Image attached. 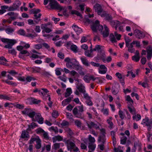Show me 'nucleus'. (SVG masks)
Listing matches in <instances>:
<instances>
[{"mask_svg":"<svg viewBox=\"0 0 152 152\" xmlns=\"http://www.w3.org/2000/svg\"><path fill=\"white\" fill-rule=\"evenodd\" d=\"M67 149L71 152L73 151L75 152H79V148L76 146L75 143L69 140H67L65 142Z\"/></svg>","mask_w":152,"mask_h":152,"instance_id":"1","label":"nucleus"},{"mask_svg":"<svg viewBox=\"0 0 152 152\" xmlns=\"http://www.w3.org/2000/svg\"><path fill=\"white\" fill-rule=\"evenodd\" d=\"M48 5L51 9H56L61 11L63 9V7L55 0H50Z\"/></svg>","mask_w":152,"mask_h":152,"instance_id":"2","label":"nucleus"},{"mask_svg":"<svg viewBox=\"0 0 152 152\" xmlns=\"http://www.w3.org/2000/svg\"><path fill=\"white\" fill-rule=\"evenodd\" d=\"M91 28L92 30L94 32H96L97 30L101 31L103 29V26L102 25L99 24V22L98 20H96L95 23L91 26Z\"/></svg>","mask_w":152,"mask_h":152,"instance_id":"3","label":"nucleus"},{"mask_svg":"<svg viewBox=\"0 0 152 152\" xmlns=\"http://www.w3.org/2000/svg\"><path fill=\"white\" fill-rule=\"evenodd\" d=\"M142 124L147 127L148 130L149 131L151 130L152 127V120H151L149 119L148 118H145L142 120Z\"/></svg>","mask_w":152,"mask_h":152,"instance_id":"4","label":"nucleus"},{"mask_svg":"<svg viewBox=\"0 0 152 152\" xmlns=\"http://www.w3.org/2000/svg\"><path fill=\"white\" fill-rule=\"evenodd\" d=\"M76 60L75 59H70L69 57H67L64 59V61L66 62V65L68 68H69L72 67L74 65Z\"/></svg>","mask_w":152,"mask_h":152,"instance_id":"5","label":"nucleus"},{"mask_svg":"<svg viewBox=\"0 0 152 152\" xmlns=\"http://www.w3.org/2000/svg\"><path fill=\"white\" fill-rule=\"evenodd\" d=\"M48 24H43L41 25V27L43 30L42 32L45 31L47 33H49L52 31V29L47 27Z\"/></svg>","mask_w":152,"mask_h":152,"instance_id":"6","label":"nucleus"},{"mask_svg":"<svg viewBox=\"0 0 152 152\" xmlns=\"http://www.w3.org/2000/svg\"><path fill=\"white\" fill-rule=\"evenodd\" d=\"M29 137L30 136L28 132L26 130H23L20 136V138L25 139L26 140H28Z\"/></svg>","mask_w":152,"mask_h":152,"instance_id":"7","label":"nucleus"},{"mask_svg":"<svg viewBox=\"0 0 152 152\" xmlns=\"http://www.w3.org/2000/svg\"><path fill=\"white\" fill-rule=\"evenodd\" d=\"M115 76L119 79V81L121 83L122 85H124L125 84L124 77L125 76H122L121 74L119 72H117L116 73Z\"/></svg>","mask_w":152,"mask_h":152,"instance_id":"8","label":"nucleus"},{"mask_svg":"<svg viewBox=\"0 0 152 152\" xmlns=\"http://www.w3.org/2000/svg\"><path fill=\"white\" fill-rule=\"evenodd\" d=\"M110 24L113 27H115V29H117L120 24V22L118 20H111L110 21Z\"/></svg>","mask_w":152,"mask_h":152,"instance_id":"9","label":"nucleus"},{"mask_svg":"<svg viewBox=\"0 0 152 152\" xmlns=\"http://www.w3.org/2000/svg\"><path fill=\"white\" fill-rule=\"evenodd\" d=\"M95 11L97 12L99 15H101L102 13V10L100 5L96 4L94 6Z\"/></svg>","mask_w":152,"mask_h":152,"instance_id":"10","label":"nucleus"},{"mask_svg":"<svg viewBox=\"0 0 152 152\" xmlns=\"http://www.w3.org/2000/svg\"><path fill=\"white\" fill-rule=\"evenodd\" d=\"M97 55L98 58L101 59L105 63L106 60L105 58L106 55L105 54L104 50L101 52L99 53Z\"/></svg>","mask_w":152,"mask_h":152,"instance_id":"11","label":"nucleus"},{"mask_svg":"<svg viewBox=\"0 0 152 152\" xmlns=\"http://www.w3.org/2000/svg\"><path fill=\"white\" fill-rule=\"evenodd\" d=\"M134 34L136 37L139 39L142 38L143 37L142 32L139 30H135L134 32Z\"/></svg>","mask_w":152,"mask_h":152,"instance_id":"12","label":"nucleus"},{"mask_svg":"<svg viewBox=\"0 0 152 152\" xmlns=\"http://www.w3.org/2000/svg\"><path fill=\"white\" fill-rule=\"evenodd\" d=\"M75 62L74 64L73 65L74 68L77 71H81L83 68L80 65L79 62L77 60L75 61Z\"/></svg>","mask_w":152,"mask_h":152,"instance_id":"13","label":"nucleus"},{"mask_svg":"<svg viewBox=\"0 0 152 152\" xmlns=\"http://www.w3.org/2000/svg\"><path fill=\"white\" fill-rule=\"evenodd\" d=\"M8 61L3 56H0V64L6 66H9V65L7 63Z\"/></svg>","mask_w":152,"mask_h":152,"instance_id":"14","label":"nucleus"},{"mask_svg":"<svg viewBox=\"0 0 152 152\" xmlns=\"http://www.w3.org/2000/svg\"><path fill=\"white\" fill-rule=\"evenodd\" d=\"M7 15L10 16V18L11 20H14L18 18V14L13 12H10L8 13Z\"/></svg>","mask_w":152,"mask_h":152,"instance_id":"15","label":"nucleus"},{"mask_svg":"<svg viewBox=\"0 0 152 152\" xmlns=\"http://www.w3.org/2000/svg\"><path fill=\"white\" fill-rule=\"evenodd\" d=\"M104 47L103 46L96 45L95 48L93 49L94 51H97L99 53L104 50Z\"/></svg>","mask_w":152,"mask_h":152,"instance_id":"16","label":"nucleus"},{"mask_svg":"<svg viewBox=\"0 0 152 152\" xmlns=\"http://www.w3.org/2000/svg\"><path fill=\"white\" fill-rule=\"evenodd\" d=\"M41 14L40 13H39V14H34V17L33 19L34 22L36 24H38L41 21Z\"/></svg>","mask_w":152,"mask_h":152,"instance_id":"17","label":"nucleus"},{"mask_svg":"<svg viewBox=\"0 0 152 152\" xmlns=\"http://www.w3.org/2000/svg\"><path fill=\"white\" fill-rule=\"evenodd\" d=\"M94 51L92 48L90 49V50H86L85 52V55L86 56L89 58H92L94 56L92 53Z\"/></svg>","mask_w":152,"mask_h":152,"instance_id":"18","label":"nucleus"},{"mask_svg":"<svg viewBox=\"0 0 152 152\" xmlns=\"http://www.w3.org/2000/svg\"><path fill=\"white\" fill-rule=\"evenodd\" d=\"M80 60L83 64L86 66H89L90 64L87 58L84 57L80 58Z\"/></svg>","mask_w":152,"mask_h":152,"instance_id":"19","label":"nucleus"},{"mask_svg":"<svg viewBox=\"0 0 152 152\" xmlns=\"http://www.w3.org/2000/svg\"><path fill=\"white\" fill-rule=\"evenodd\" d=\"M72 28L77 35H79L82 32V31L81 28L76 25H73L72 26Z\"/></svg>","mask_w":152,"mask_h":152,"instance_id":"20","label":"nucleus"},{"mask_svg":"<svg viewBox=\"0 0 152 152\" xmlns=\"http://www.w3.org/2000/svg\"><path fill=\"white\" fill-rule=\"evenodd\" d=\"M147 58L148 60H150L152 56V47L149 46L147 49Z\"/></svg>","mask_w":152,"mask_h":152,"instance_id":"21","label":"nucleus"},{"mask_svg":"<svg viewBox=\"0 0 152 152\" xmlns=\"http://www.w3.org/2000/svg\"><path fill=\"white\" fill-rule=\"evenodd\" d=\"M104 30L102 33L103 36L104 37H108L109 35V30L106 26H104Z\"/></svg>","mask_w":152,"mask_h":152,"instance_id":"22","label":"nucleus"},{"mask_svg":"<svg viewBox=\"0 0 152 152\" xmlns=\"http://www.w3.org/2000/svg\"><path fill=\"white\" fill-rule=\"evenodd\" d=\"M61 146H64V144L63 143H54L52 146V149L55 150H56L58 149Z\"/></svg>","mask_w":152,"mask_h":152,"instance_id":"23","label":"nucleus"},{"mask_svg":"<svg viewBox=\"0 0 152 152\" xmlns=\"http://www.w3.org/2000/svg\"><path fill=\"white\" fill-rule=\"evenodd\" d=\"M93 76L91 75H86L83 77V80L85 82L89 83L91 80H93Z\"/></svg>","mask_w":152,"mask_h":152,"instance_id":"24","label":"nucleus"},{"mask_svg":"<svg viewBox=\"0 0 152 152\" xmlns=\"http://www.w3.org/2000/svg\"><path fill=\"white\" fill-rule=\"evenodd\" d=\"M113 120V118L111 116H110L109 117V118L107 119V122L109 124L108 127L109 128H112L113 126V124L112 122Z\"/></svg>","mask_w":152,"mask_h":152,"instance_id":"25","label":"nucleus"},{"mask_svg":"<svg viewBox=\"0 0 152 152\" xmlns=\"http://www.w3.org/2000/svg\"><path fill=\"white\" fill-rule=\"evenodd\" d=\"M63 137L61 136L60 135H57L55 136L52 139L53 141V143H54L58 141H61L63 140Z\"/></svg>","mask_w":152,"mask_h":152,"instance_id":"26","label":"nucleus"},{"mask_svg":"<svg viewBox=\"0 0 152 152\" xmlns=\"http://www.w3.org/2000/svg\"><path fill=\"white\" fill-rule=\"evenodd\" d=\"M106 136H99L98 138V141L102 144H104L106 141Z\"/></svg>","mask_w":152,"mask_h":152,"instance_id":"27","label":"nucleus"},{"mask_svg":"<svg viewBox=\"0 0 152 152\" xmlns=\"http://www.w3.org/2000/svg\"><path fill=\"white\" fill-rule=\"evenodd\" d=\"M39 137L38 136H36L35 137L32 136L30 140L29 141V143L31 144H33L34 142L37 141L39 139Z\"/></svg>","mask_w":152,"mask_h":152,"instance_id":"28","label":"nucleus"},{"mask_svg":"<svg viewBox=\"0 0 152 152\" xmlns=\"http://www.w3.org/2000/svg\"><path fill=\"white\" fill-rule=\"evenodd\" d=\"M102 17H105V19L110 22L112 19V17L110 15L103 13L101 15Z\"/></svg>","mask_w":152,"mask_h":152,"instance_id":"29","label":"nucleus"},{"mask_svg":"<svg viewBox=\"0 0 152 152\" xmlns=\"http://www.w3.org/2000/svg\"><path fill=\"white\" fill-rule=\"evenodd\" d=\"M72 93L71 88H68L66 89V92L65 93L64 96L66 98L69 96Z\"/></svg>","mask_w":152,"mask_h":152,"instance_id":"30","label":"nucleus"},{"mask_svg":"<svg viewBox=\"0 0 152 152\" xmlns=\"http://www.w3.org/2000/svg\"><path fill=\"white\" fill-rule=\"evenodd\" d=\"M77 89L82 94L86 91L85 90V87L82 84H80L78 87Z\"/></svg>","mask_w":152,"mask_h":152,"instance_id":"31","label":"nucleus"},{"mask_svg":"<svg viewBox=\"0 0 152 152\" xmlns=\"http://www.w3.org/2000/svg\"><path fill=\"white\" fill-rule=\"evenodd\" d=\"M29 100L31 103L34 104H36L39 103L41 102L40 100H38L32 98H30Z\"/></svg>","mask_w":152,"mask_h":152,"instance_id":"32","label":"nucleus"},{"mask_svg":"<svg viewBox=\"0 0 152 152\" xmlns=\"http://www.w3.org/2000/svg\"><path fill=\"white\" fill-rule=\"evenodd\" d=\"M1 10H0V15L3 14L6 12V9L8 8V7L7 6H1Z\"/></svg>","mask_w":152,"mask_h":152,"instance_id":"33","label":"nucleus"},{"mask_svg":"<svg viewBox=\"0 0 152 152\" xmlns=\"http://www.w3.org/2000/svg\"><path fill=\"white\" fill-rule=\"evenodd\" d=\"M115 132L114 131H112L111 132V135L112 136V141L113 144H115L116 143L115 136Z\"/></svg>","mask_w":152,"mask_h":152,"instance_id":"34","label":"nucleus"},{"mask_svg":"<svg viewBox=\"0 0 152 152\" xmlns=\"http://www.w3.org/2000/svg\"><path fill=\"white\" fill-rule=\"evenodd\" d=\"M130 105L128 106V108L130 112L132 114L136 113V110L133 107Z\"/></svg>","mask_w":152,"mask_h":152,"instance_id":"35","label":"nucleus"},{"mask_svg":"<svg viewBox=\"0 0 152 152\" xmlns=\"http://www.w3.org/2000/svg\"><path fill=\"white\" fill-rule=\"evenodd\" d=\"M96 145L94 143H89L88 146L89 150L94 151L96 148Z\"/></svg>","mask_w":152,"mask_h":152,"instance_id":"36","label":"nucleus"},{"mask_svg":"<svg viewBox=\"0 0 152 152\" xmlns=\"http://www.w3.org/2000/svg\"><path fill=\"white\" fill-rule=\"evenodd\" d=\"M26 80L27 82H30L31 81L36 80L37 79L34 77L28 76L26 77Z\"/></svg>","mask_w":152,"mask_h":152,"instance_id":"37","label":"nucleus"},{"mask_svg":"<svg viewBox=\"0 0 152 152\" xmlns=\"http://www.w3.org/2000/svg\"><path fill=\"white\" fill-rule=\"evenodd\" d=\"M71 98L69 97L64 100L62 102V104H67L71 101Z\"/></svg>","mask_w":152,"mask_h":152,"instance_id":"38","label":"nucleus"},{"mask_svg":"<svg viewBox=\"0 0 152 152\" xmlns=\"http://www.w3.org/2000/svg\"><path fill=\"white\" fill-rule=\"evenodd\" d=\"M41 140L40 139H39L37 141H36V145L35 147L36 149H39L41 148Z\"/></svg>","mask_w":152,"mask_h":152,"instance_id":"39","label":"nucleus"},{"mask_svg":"<svg viewBox=\"0 0 152 152\" xmlns=\"http://www.w3.org/2000/svg\"><path fill=\"white\" fill-rule=\"evenodd\" d=\"M5 30L6 33L10 34L13 33L14 31V29L11 28H6Z\"/></svg>","mask_w":152,"mask_h":152,"instance_id":"40","label":"nucleus"},{"mask_svg":"<svg viewBox=\"0 0 152 152\" xmlns=\"http://www.w3.org/2000/svg\"><path fill=\"white\" fill-rule=\"evenodd\" d=\"M32 72L33 73H39L40 72L41 69L39 67H36L31 69Z\"/></svg>","mask_w":152,"mask_h":152,"instance_id":"41","label":"nucleus"},{"mask_svg":"<svg viewBox=\"0 0 152 152\" xmlns=\"http://www.w3.org/2000/svg\"><path fill=\"white\" fill-rule=\"evenodd\" d=\"M70 13L72 15H76L77 16L81 17V15L78 12L75 10H71L70 11Z\"/></svg>","mask_w":152,"mask_h":152,"instance_id":"42","label":"nucleus"},{"mask_svg":"<svg viewBox=\"0 0 152 152\" xmlns=\"http://www.w3.org/2000/svg\"><path fill=\"white\" fill-rule=\"evenodd\" d=\"M132 118L134 120H135L136 121H139L141 119V115L139 114L134 115Z\"/></svg>","mask_w":152,"mask_h":152,"instance_id":"43","label":"nucleus"},{"mask_svg":"<svg viewBox=\"0 0 152 152\" xmlns=\"http://www.w3.org/2000/svg\"><path fill=\"white\" fill-rule=\"evenodd\" d=\"M88 140L90 142L89 143H94L95 141V140L94 137H92L91 135L89 134L88 136Z\"/></svg>","mask_w":152,"mask_h":152,"instance_id":"44","label":"nucleus"},{"mask_svg":"<svg viewBox=\"0 0 152 152\" xmlns=\"http://www.w3.org/2000/svg\"><path fill=\"white\" fill-rule=\"evenodd\" d=\"M3 81L7 83L8 84L10 85H12L14 86H17V84L15 83L12 81H9L7 80H3Z\"/></svg>","mask_w":152,"mask_h":152,"instance_id":"45","label":"nucleus"},{"mask_svg":"<svg viewBox=\"0 0 152 152\" xmlns=\"http://www.w3.org/2000/svg\"><path fill=\"white\" fill-rule=\"evenodd\" d=\"M66 115L67 118L70 121H72L73 120V115L71 113H66Z\"/></svg>","mask_w":152,"mask_h":152,"instance_id":"46","label":"nucleus"},{"mask_svg":"<svg viewBox=\"0 0 152 152\" xmlns=\"http://www.w3.org/2000/svg\"><path fill=\"white\" fill-rule=\"evenodd\" d=\"M70 49L72 50L75 53H76L77 52V47L75 45H73L71 46Z\"/></svg>","mask_w":152,"mask_h":152,"instance_id":"47","label":"nucleus"},{"mask_svg":"<svg viewBox=\"0 0 152 152\" xmlns=\"http://www.w3.org/2000/svg\"><path fill=\"white\" fill-rule=\"evenodd\" d=\"M86 124L88 127L90 129H91L93 128L95 123L92 121H87Z\"/></svg>","mask_w":152,"mask_h":152,"instance_id":"48","label":"nucleus"},{"mask_svg":"<svg viewBox=\"0 0 152 152\" xmlns=\"http://www.w3.org/2000/svg\"><path fill=\"white\" fill-rule=\"evenodd\" d=\"M69 124V122L65 120H64L63 121L61 124V125L63 127L68 126Z\"/></svg>","mask_w":152,"mask_h":152,"instance_id":"49","label":"nucleus"},{"mask_svg":"<svg viewBox=\"0 0 152 152\" xmlns=\"http://www.w3.org/2000/svg\"><path fill=\"white\" fill-rule=\"evenodd\" d=\"M118 115L120 118L121 120H123L124 118L125 115L123 112L122 110H120L118 112Z\"/></svg>","mask_w":152,"mask_h":152,"instance_id":"50","label":"nucleus"},{"mask_svg":"<svg viewBox=\"0 0 152 152\" xmlns=\"http://www.w3.org/2000/svg\"><path fill=\"white\" fill-rule=\"evenodd\" d=\"M100 134L99 136H106V130L104 128H102L100 129Z\"/></svg>","mask_w":152,"mask_h":152,"instance_id":"51","label":"nucleus"},{"mask_svg":"<svg viewBox=\"0 0 152 152\" xmlns=\"http://www.w3.org/2000/svg\"><path fill=\"white\" fill-rule=\"evenodd\" d=\"M52 115L53 117L55 118H57L58 116L59 115L58 112L56 110L53 111L52 113Z\"/></svg>","mask_w":152,"mask_h":152,"instance_id":"52","label":"nucleus"},{"mask_svg":"<svg viewBox=\"0 0 152 152\" xmlns=\"http://www.w3.org/2000/svg\"><path fill=\"white\" fill-rule=\"evenodd\" d=\"M25 31L23 29H20L18 31V34L23 36H25Z\"/></svg>","mask_w":152,"mask_h":152,"instance_id":"53","label":"nucleus"},{"mask_svg":"<svg viewBox=\"0 0 152 152\" xmlns=\"http://www.w3.org/2000/svg\"><path fill=\"white\" fill-rule=\"evenodd\" d=\"M31 110L30 109L25 108L22 111V113L23 114L28 115Z\"/></svg>","mask_w":152,"mask_h":152,"instance_id":"54","label":"nucleus"},{"mask_svg":"<svg viewBox=\"0 0 152 152\" xmlns=\"http://www.w3.org/2000/svg\"><path fill=\"white\" fill-rule=\"evenodd\" d=\"M127 138L126 137H123L121 138V143L122 144H125L126 142Z\"/></svg>","mask_w":152,"mask_h":152,"instance_id":"55","label":"nucleus"},{"mask_svg":"<svg viewBox=\"0 0 152 152\" xmlns=\"http://www.w3.org/2000/svg\"><path fill=\"white\" fill-rule=\"evenodd\" d=\"M59 1H60V3H64L66 4H69L70 3L71 0H58Z\"/></svg>","mask_w":152,"mask_h":152,"instance_id":"56","label":"nucleus"},{"mask_svg":"<svg viewBox=\"0 0 152 152\" xmlns=\"http://www.w3.org/2000/svg\"><path fill=\"white\" fill-rule=\"evenodd\" d=\"M132 59L133 61L137 62L139 61L140 57L137 56H132Z\"/></svg>","mask_w":152,"mask_h":152,"instance_id":"57","label":"nucleus"},{"mask_svg":"<svg viewBox=\"0 0 152 152\" xmlns=\"http://www.w3.org/2000/svg\"><path fill=\"white\" fill-rule=\"evenodd\" d=\"M93 81H95V82L97 83H102V80L99 78L98 77H94V76Z\"/></svg>","mask_w":152,"mask_h":152,"instance_id":"58","label":"nucleus"},{"mask_svg":"<svg viewBox=\"0 0 152 152\" xmlns=\"http://www.w3.org/2000/svg\"><path fill=\"white\" fill-rule=\"evenodd\" d=\"M131 40L128 37L125 38L126 45L127 47H128L129 45V43L131 41Z\"/></svg>","mask_w":152,"mask_h":152,"instance_id":"59","label":"nucleus"},{"mask_svg":"<svg viewBox=\"0 0 152 152\" xmlns=\"http://www.w3.org/2000/svg\"><path fill=\"white\" fill-rule=\"evenodd\" d=\"M20 53L22 54H26V56H30V53L26 50H22L20 51Z\"/></svg>","mask_w":152,"mask_h":152,"instance_id":"60","label":"nucleus"},{"mask_svg":"<svg viewBox=\"0 0 152 152\" xmlns=\"http://www.w3.org/2000/svg\"><path fill=\"white\" fill-rule=\"evenodd\" d=\"M16 43V41L15 39H8L7 43L12 45V46L14 45Z\"/></svg>","mask_w":152,"mask_h":152,"instance_id":"61","label":"nucleus"},{"mask_svg":"<svg viewBox=\"0 0 152 152\" xmlns=\"http://www.w3.org/2000/svg\"><path fill=\"white\" fill-rule=\"evenodd\" d=\"M36 133L38 134L44 133L45 132L44 130L41 128H38L36 130Z\"/></svg>","mask_w":152,"mask_h":152,"instance_id":"62","label":"nucleus"},{"mask_svg":"<svg viewBox=\"0 0 152 152\" xmlns=\"http://www.w3.org/2000/svg\"><path fill=\"white\" fill-rule=\"evenodd\" d=\"M110 41L113 43L116 42H117L116 39L113 34L111 35V34L110 35Z\"/></svg>","mask_w":152,"mask_h":152,"instance_id":"63","label":"nucleus"},{"mask_svg":"<svg viewBox=\"0 0 152 152\" xmlns=\"http://www.w3.org/2000/svg\"><path fill=\"white\" fill-rule=\"evenodd\" d=\"M36 114V113L35 112H32L31 110L30 111L28 116L31 118H33Z\"/></svg>","mask_w":152,"mask_h":152,"instance_id":"64","label":"nucleus"}]
</instances>
